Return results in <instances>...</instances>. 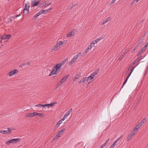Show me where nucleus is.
Wrapping results in <instances>:
<instances>
[{
    "label": "nucleus",
    "mask_w": 148,
    "mask_h": 148,
    "mask_svg": "<svg viewBox=\"0 0 148 148\" xmlns=\"http://www.w3.org/2000/svg\"><path fill=\"white\" fill-rule=\"evenodd\" d=\"M61 70L56 67V65L55 66L53 67L52 70L51 71V73L49 74V76H51L53 75L57 74Z\"/></svg>",
    "instance_id": "obj_1"
},
{
    "label": "nucleus",
    "mask_w": 148,
    "mask_h": 148,
    "mask_svg": "<svg viewBox=\"0 0 148 148\" xmlns=\"http://www.w3.org/2000/svg\"><path fill=\"white\" fill-rule=\"evenodd\" d=\"M81 53V52L77 54V55L74 56L72 59L71 60V62L69 63V64L71 65L73 63H74L76 60L77 59L79 56H80Z\"/></svg>",
    "instance_id": "obj_2"
},
{
    "label": "nucleus",
    "mask_w": 148,
    "mask_h": 148,
    "mask_svg": "<svg viewBox=\"0 0 148 148\" xmlns=\"http://www.w3.org/2000/svg\"><path fill=\"white\" fill-rule=\"evenodd\" d=\"M69 76V75H68L64 77L61 80L58 82V85L59 86H60L62 84L66 81Z\"/></svg>",
    "instance_id": "obj_3"
},
{
    "label": "nucleus",
    "mask_w": 148,
    "mask_h": 148,
    "mask_svg": "<svg viewBox=\"0 0 148 148\" xmlns=\"http://www.w3.org/2000/svg\"><path fill=\"white\" fill-rule=\"evenodd\" d=\"M144 123V121H141L140 123H138V125L135 127L134 130V132L136 133L138 131V129L142 126Z\"/></svg>",
    "instance_id": "obj_4"
},
{
    "label": "nucleus",
    "mask_w": 148,
    "mask_h": 148,
    "mask_svg": "<svg viewBox=\"0 0 148 148\" xmlns=\"http://www.w3.org/2000/svg\"><path fill=\"white\" fill-rule=\"evenodd\" d=\"M99 70V69H98L97 70L95 71L92 73L88 77H89V79L90 80H92L93 78L97 74Z\"/></svg>",
    "instance_id": "obj_5"
},
{
    "label": "nucleus",
    "mask_w": 148,
    "mask_h": 148,
    "mask_svg": "<svg viewBox=\"0 0 148 148\" xmlns=\"http://www.w3.org/2000/svg\"><path fill=\"white\" fill-rule=\"evenodd\" d=\"M136 133H135V132H134H134L132 131L130 133L127 137V141L128 142L134 136V134H135Z\"/></svg>",
    "instance_id": "obj_6"
},
{
    "label": "nucleus",
    "mask_w": 148,
    "mask_h": 148,
    "mask_svg": "<svg viewBox=\"0 0 148 148\" xmlns=\"http://www.w3.org/2000/svg\"><path fill=\"white\" fill-rule=\"evenodd\" d=\"M18 72V70L16 69H15L12 70L7 74V75L10 76L13 75L16 73H17Z\"/></svg>",
    "instance_id": "obj_7"
},
{
    "label": "nucleus",
    "mask_w": 148,
    "mask_h": 148,
    "mask_svg": "<svg viewBox=\"0 0 148 148\" xmlns=\"http://www.w3.org/2000/svg\"><path fill=\"white\" fill-rule=\"evenodd\" d=\"M66 60H64L60 62L58 64H57L56 65V67H58L60 70H61V66L64 64L66 61Z\"/></svg>",
    "instance_id": "obj_8"
},
{
    "label": "nucleus",
    "mask_w": 148,
    "mask_h": 148,
    "mask_svg": "<svg viewBox=\"0 0 148 148\" xmlns=\"http://www.w3.org/2000/svg\"><path fill=\"white\" fill-rule=\"evenodd\" d=\"M135 67H133L132 69V70H131V72L130 73V74H129V75L127 77V78H126V79H125V81H124V83H123V85H122V87H121V88H123V86H124V85L125 84V83H126L127 80V79H128V78H129V77H130V75H131V73H132V72L133 71L134 69L135 68V67Z\"/></svg>",
    "instance_id": "obj_9"
},
{
    "label": "nucleus",
    "mask_w": 148,
    "mask_h": 148,
    "mask_svg": "<svg viewBox=\"0 0 148 148\" xmlns=\"http://www.w3.org/2000/svg\"><path fill=\"white\" fill-rule=\"evenodd\" d=\"M147 46L145 45L143 47L141 48V49L139 51V52L137 54V56H139L145 50Z\"/></svg>",
    "instance_id": "obj_10"
},
{
    "label": "nucleus",
    "mask_w": 148,
    "mask_h": 148,
    "mask_svg": "<svg viewBox=\"0 0 148 148\" xmlns=\"http://www.w3.org/2000/svg\"><path fill=\"white\" fill-rule=\"evenodd\" d=\"M89 77H84L79 81L78 83L79 84H80L82 83H83L86 81L88 82L89 81Z\"/></svg>",
    "instance_id": "obj_11"
},
{
    "label": "nucleus",
    "mask_w": 148,
    "mask_h": 148,
    "mask_svg": "<svg viewBox=\"0 0 148 148\" xmlns=\"http://www.w3.org/2000/svg\"><path fill=\"white\" fill-rule=\"evenodd\" d=\"M43 12H42V10H40L39 12L37 13L36 14L33 16V19H35L39 15L42 14H43Z\"/></svg>",
    "instance_id": "obj_12"
},
{
    "label": "nucleus",
    "mask_w": 148,
    "mask_h": 148,
    "mask_svg": "<svg viewBox=\"0 0 148 148\" xmlns=\"http://www.w3.org/2000/svg\"><path fill=\"white\" fill-rule=\"evenodd\" d=\"M11 37L10 35H4L3 36H2L1 37V42H2V40H5L6 39H9Z\"/></svg>",
    "instance_id": "obj_13"
},
{
    "label": "nucleus",
    "mask_w": 148,
    "mask_h": 148,
    "mask_svg": "<svg viewBox=\"0 0 148 148\" xmlns=\"http://www.w3.org/2000/svg\"><path fill=\"white\" fill-rule=\"evenodd\" d=\"M110 141V138H108L105 142V143L102 145L100 148H103L104 147L107 145Z\"/></svg>",
    "instance_id": "obj_14"
},
{
    "label": "nucleus",
    "mask_w": 148,
    "mask_h": 148,
    "mask_svg": "<svg viewBox=\"0 0 148 148\" xmlns=\"http://www.w3.org/2000/svg\"><path fill=\"white\" fill-rule=\"evenodd\" d=\"M20 138L12 139V141L13 144L16 143L21 140Z\"/></svg>",
    "instance_id": "obj_15"
},
{
    "label": "nucleus",
    "mask_w": 148,
    "mask_h": 148,
    "mask_svg": "<svg viewBox=\"0 0 148 148\" xmlns=\"http://www.w3.org/2000/svg\"><path fill=\"white\" fill-rule=\"evenodd\" d=\"M74 32H70L69 33L67 34H66V36L67 37H71L72 36H74Z\"/></svg>",
    "instance_id": "obj_16"
},
{
    "label": "nucleus",
    "mask_w": 148,
    "mask_h": 148,
    "mask_svg": "<svg viewBox=\"0 0 148 148\" xmlns=\"http://www.w3.org/2000/svg\"><path fill=\"white\" fill-rule=\"evenodd\" d=\"M9 132L10 131H9ZM0 133L3 134H9V130L7 129V130H4L0 131Z\"/></svg>",
    "instance_id": "obj_17"
},
{
    "label": "nucleus",
    "mask_w": 148,
    "mask_h": 148,
    "mask_svg": "<svg viewBox=\"0 0 148 148\" xmlns=\"http://www.w3.org/2000/svg\"><path fill=\"white\" fill-rule=\"evenodd\" d=\"M26 118L33 117L32 113H27L25 115Z\"/></svg>",
    "instance_id": "obj_18"
},
{
    "label": "nucleus",
    "mask_w": 148,
    "mask_h": 148,
    "mask_svg": "<svg viewBox=\"0 0 148 148\" xmlns=\"http://www.w3.org/2000/svg\"><path fill=\"white\" fill-rule=\"evenodd\" d=\"M29 12V9L24 8V9L23 13L25 14H27Z\"/></svg>",
    "instance_id": "obj_19"
},
{
    "label": "nucleus",
    "mask_w": 148,
    "mask_h": 148,
    "mask_svg": "<svg viewBox=\"0 0 148 148\" xmlns=\"http://www.w3.org/2000/svg\"><path fill=\"white\" fill-rule=\"evenodd\" d=\"M40 3V1L39 0H38L36 2H35L32 5V6L33 7H34L38 5Z\"/></svg>",
    "instance_id": "obj_20"
},
{
    "label": "nucleus",
    "mask_w": 148,
    "mask_h": 148,
    "mask_svg": "<svg viewBox=\"0 0 148 148\" xmlns=\"http://www.w3.org/2000/svg\"><path fill=\"white\" fill-rule=\"evenodd\" d=\"M51 10V8H50L49 9H48L46 10H42V12H44L43 14H46L47 13V12H49Z\"/></svg>",
    "instance_id": "obj_21"
},
{
    "label": "nucleus",
    "mask_w": 148,
    "mask_h": 148,
    "mask_svg": "<svg viewBox=\"0 0 148 148\" xmlns=\"http://www.w3.org/2000/svg\"><path fill=\"white\" fill-rule=\"evenodd\" d=\"M5 129H8V130H9V134H10L12 132V130H13L14 129L13 127H10V128H5Z\"/></svg>",
    "instance_id": "obj_22"
},
{
    "label": "nucleus",
    "mask_w": 148,
    "mask_h": 148,
    "mask_svg": "<svg viewBox=\"0 0 148 148\" xmlns=\"http://www.w3.org/2000/svg\"><path fill=\"white\" fill-rule=\"evenodd\" d=\"M6 143L7 145H9L10 143L13 144L12 139L6 142Z\"/></svg>",
    "instance_id": "obj_23"
},
{
    "label": "nucleus",
    "mask_w": 148,
    "mask_h": 148,
    "mask_svg": "<svg viewBox=\"0 0 148 148\" xmlns=\"http://www.w3.org/2000/svg\"><path fill=\"white\" fill-rule=\"evenodd\" d=\"M45 4L47 6H49L51 4V3L49 1H45Z\"/></svg>",
    "instance_id": "obj_24"
},
{
    "label": "nucleus",
    "mask_w": 148,
    "mask_h": 148,
    "mask_svg": "<svg viewBox=\"0 0 148 148\" xmlns=\"http://www.w3.org/2000/svg\"><path fill=\"white\" fill-rule=\"evenodd\" d=\"M36 116L40 117H43L44 116V114L43 113H38Z\"/></svg>",
    "instance_id": "obj_25"
},
{
    "label": "nucleus",
    "mask_w": 148,
    "mask_h": 148,
    "mask_svg": "<svg viewBox=\"0 0 148 148\" xmlns=\"http://www.w3.org/2000/svg\"><path fill=\"white\" fill-rule=\"evenodd\" d=\"M29 5L28 3H26L25 5V8H26L29 9Z\"/></svg>",
    "instance_id": "obj_26"
},
{
    "label": "nucleus",
    "mask_w": 148,
    "mask_h": 148,
    "mask_svg": "<svg viewBox=\"0 0 148 148\" xmlns=\"http://www.w3.org/2000/svg\"><path fill=\"white\" fill-rule=\"evenodd\" d=\"M103 38V37L102 36H101L99 38H97L95 39V40L97 42H99Z\"/></svg>",
    "instance_id": "obj_27"
},
{
    "label": "nucleus",
    "mask_w": 148,
    "mask_h": 148,
    "mask_svg": "<svg viewBox=\"0 0 148 148\" xmlns=\"http://www.w3.org/2000/svg\"><path fill=\"white\" fill-rule=\"evenodd\" d=\"M111 20V18L110 17H108L106 19L104 20L105 23H106L108 21H109Z\"/></svg>",
    "instance_id": "obj_28"
},
{
    "label": "nucleus",
    "mask_w": 148,
    "mask_h": 148,
    "mask_svg": "<svg viewBox=\"0 0 148 148\" xmlns=\"http://www.w3.org/2000/svg\"><path fill=\"white\" fill-rule=\"evenodd\" d=\"M64 130H65V128H63L59 132L60 133V134H62L64 132Z\"/></svg>",
    "instance_id": "obj_29"
},
{
    "label": "nucleus",
    "mask_w": 148,
    "mask_h": 148,
    "mask_svg": "<svg viewBox=\"0 0 148 148\" xmlns=\"http://www.w3.org/2000/svg\"><path fill=\"white\" fill-rule=\"evenodd\" d=\"M70 114L69 112H67L66 114H65L64 116L65 118H67L68 116Z\"/></svg>",
    "instance_id": "obj_30"
},
{
    "label": "nucleus",
    "mask_w": 148,
    "mask_h": 148,
    "mask_svg": "<svg viewBox=\"0 0 148 148\" xmlns=\"http://www.w3.org/2000/svg\"><path fill=\"white\" fill-rule=\"evenodd\" d=\"M59 138V137H58V136H57V135H56V136H55L53 138V141H55V140H57L58 138Z\"/></svg>",
    "instance_id": "obj_31"
},
{
    "label": "nucleus",
    "mask_w": 148,
    "mask_h": 148,
    "mask_svg": "<svg viewBox=\"0 0 148 148\" xmlns=\"http://www.w3.org/2000/svg\"><path fill=\"white\" fill-rule=\"evenodd\" d=\"M94 46V45L93 44V43H92L90 44V45L88 46V47L90 48V49H91Z\"/></svg>",
    "instance_id": "obj_32"
},
{
    "label": "nucleus",
    "mask_w": 148,
    "mask_h": 148,
    "mask_svg": "<svg viewBox=\"0 0 148 148\" xmlns=\"http://www.w3.org/2000/svg\"><path fill=\"white\" fill-rule=\"evenodd\" d=\"M90 49H91L90 48L88 47L85 50V51H86V52L87 53Z\"/></svg>",
    "instance_id": "obj_33"
},
{
    "label": "nucleus",
    "mask_w": 148,
    "mask_h": 148,
    "mask_svg": "<svg viewBox=\"0 0 148 148\" xmlns=\"http://www.w3.org/2000/svg\"><path fill=\"white\" fill-rule=\"evenodd\" d=\"M123 136V135H121L120 137L119 138H118L116 140V142L117 143L118 142L119 140H120V139Z\"/></svg>",
    "instance_id": "obj_34"
},
{
    "label": "nucleus",
    "mask_w": 148,
    "mask_h": 148,
    "mask_svg": "<svg viewBox=\"0 0 148 148\" xmlns=\"http://www.w3.org/2000/svg\"><path fill=\"white\" fill-rule=\"evenodd\" d=\"M123 136V135H121L120 137L119 138H118L116 140V142L117 143L118 142L119 140H120V139Z\"/></svg>",
    "instance_id": "obj_35"
},
{
    "label": "nucleus",
    "mask_w": 148,
    "mask_h": 148,
    "mask_svg": "<svg viewBox=\"0 0 148 148\" xmlns=\"http://www.w3.org/2000/svg\"><path fill=\"white\" fill-rule=\"evenodd\" d=\"M42 105L41 104H38L36 105L35 106V107H42Z\"/></svg>",
    "instance_id": "obj_36"
},
{
    "label": "nucleus",
    "mask_w": 148,
    "mask_h": 148,
    "mask_svg": "<svg viewBox=\"0 0 148 148\" xmlns=\"http://www.w3.org/2000/svg\"><path fill=\"white\" fill-rule=\"evenodd\" d=\"M33 115V117L34 116H36L38 112H34L32 113Z\"/></svg>",
    "instance_id": "obj_37"
},
{
    "label": "nucleus",
    "mask_w": 148,
    "mask_h": 148,
    "mask_svg": "<svg viewBox=\"0 0 148 148\" xmlns=\"http://www.w3.org/2000/svg\"><path fill=\"white\" fill-rule=\"evenodd\" d=\"M77 5V4H75V5H71V7L69 8V9L70 10H71L73 7H74L75 5Z\"/></svg>",
    "instance_id": "obj_38"
},
{
    "label": "nucleus",
    "mask_w": 148,
    "mask_h": 148,
    "mask_svg": "<svg viewBox=\"0 0 148 148\" xmlns=\"http://www.w3.org/2000/svg\"><path fill=\"white\" fill-rule=\"evenodd\" d=\"M59 125L57 123L54 127V130H56L59 127Z\"/></svg>",
    "instance_id": "obj_39"
},
{
    "label": "nucleus",
    "mask_w": 148,
    "mask_h": 148,
    "mask_svg": "<svg viewBox=\"0 0 148 148\" xmlns=\"http://www.w3.org/2000/svg\"><path fill=\"white\" fill-rule=\"evenodd\" d=\"M140 45H138H138H137L135 47V48L134 49V50H135L136 49H137L140 47Z\"/></svg>",
    "instance_id": "obj_40"
},
{
    "label": "nucleus",
    "mask_w": 148,
    "mask_h": 148,
    "mask_svg": "<svg viewBox=\"0 0 148 148\" xmlns=\"http://www.w3.org/2000/svg\"><path fill=\"white\" fill-rule=\"evenodd\" d=\"M59 46L60 45H62L63 44V42L62 41H59L58 43H57Z\"/></svg>",
    "instance_id": "obj_41"
},
{
    "label": "nucleus",
    "mask_w": 148,
    "mask_h": 148,
    "mask_svg": "<svg viewBox=\"0 0 148 148\" xmlns=\"http://www.w3.org/2000/svg\"><path fill=\"white\" fill-rule=\"evenodd\" d=\"M57 103V102L53 103H51V104H49V106H53L55 104Z\"/></svg>",
    "instance_id": "obj_42"
},
{
    "label": "nucleus",
    "mask_w": 148,
    "mask_h": 148,
    "mask_svg": "<svg viewBox=\"0 0 148 148\" xmlns=\"http://www.w3.org/2000/svg\"><path fill=\"white\" fill-rule=\"evenodd\" d=\"M136 1L137 2V0H133V1L130 4L131 5H132V4H133L134 3L135 1Z\"/></svg>",
    "instance_id": "obj_43"
},
{
    "label": "nucleus",
    "mask_w": 148,
    "mask_h": 148,
    "mask_svg": "<svg viewBox=\"0 0 148 148\" xmlns=\"http://www.w3.org/2000/svg\"><path fill=\"white\" fill-rule=\"evenodd\" d=\"M49 106V104H44V105H42V107H45L46 106Z\"/></svg>",
    "instance_id": "obj_44"
},
{
    "label": "nucleus",
    "mask_w": 148,
    "mask_h": 148,
    "mask_svg": "<svg viewBox=\"0 0 148 148\" xmlns=\"http://www.w3.org/2000/svg\"><path fill=\"white\" fill-rule=\"evenodd\" d=\"M56 49V48L55 47V46L53 47L51 49V51L52 52L53 51Z\"/></svg>",
    "instance_id": "obj_45"
},
{
    "label": "nucleus",
    "mask_w": 148,
    "mask_h": 148,
    "mask_svg": "<svg viewBox=\"0 0 148 148\" xmlns=\"http://www.w3.org/2000/svg\"><path fill=\"white\" fill-rule=\"evenodd\" d=\"M59 46V45L58 44V43H57L55 45V47L56 48V49H57Z\"/></svg>",
    "instance_id": "obj_46"
},
{
    "label": "nucleus",
    "mask_w": 148,
    "mask_h": 148,
    "mask_svg": "<svg viewBox=\"0 0 148 148\" xmlns=\"http://www.w3.org/2000/svg\"><path fill=\"white\" fill-rule=\"evenodd\" d=\"M140 59L139 58H138L135 60V62H139L140 61Z\"/></svg>",
    "instance_id": "obj_47"
},
{
    "label": "nucleus",
    "mask_w": 148,
    "mask_h": 148,
    "mask_svg": "<svg viewBox=\"0 0 148 148\" xmlns=\"http://www.w3.org/2000/svg\"><path fill=\"white\" fill-rule=\"evenodd\" d=\"M59 125L62 123V120H59L57 123Z\"/></svg>",
    "instance_id": "obj_48"
},
{
    "label": "nucleus",
    "mask_w": 148,
    "mask_h": 148,
    "mask_svg": "<svg viewBox=\"0 0 148 148\" xmlns=\"http://www.w3.org/2000/svg\"><path fill=\"white\" fill-rule=\"evenodd\" d=\"M123 57L122 56H121L119 58V60H121L123 58Z\"/></svg>",
    "instance_id": "obj_49"
},
{
    "label": "nucleus",
    "mask_w": 148,
    "mask_h": 148,
    "mask_svg": "<svg viewBox=\"0 0 148 148\" xmlns=\"http://www.w3.org/2000/svg\"><path fill=\"white\" fill-rule=\"evenodd\" d=\"M96 43H97V42L95 40L93 41L92 42V43H93L94 45Z\"/></svg>",
    "instance_id": "obj_50"
},
{
    "label": "nucleus",
    "mask_w": 148,
    "mask_h": 148,
    "mask_svg": "<svg viewBox=\"0 0 148 148\" xmlns=\"http://www.w3.org/2000/svg\"><path fill=\"white\" fill-rule=\"evenodd\" d=\"M114 146H115L113 144H112L111 145V146H110V147L109 148H114Z\"/></svg>",
    "instance_id": "obj_51"
},
{
    "label": "nucleus",
    "mask_w": 148,
    "mask_h": 148,
    "mask_svg": "<svg viewBox=\"0 0 148 148\" xmlns=\"http://www.w3.org/2000/svg\"><path fill=\"white\" fill-rule=\"evenodd\" d=\"M143 39H144V38H143V37L141 38H140V40H140V42H142V41H143Z\"/></svg>",
    "instance_id": "obj_52"
},
{
    "label": "nucleus",
    "mask_w": 148,
    "mask_h": 148,
    "mask_svg": "<svg viewBox=\"0 0 148 148\" xmlns=\"http://www.w3.org/2000/svg\"><path fill=\"white\" fill-rule=\"evenodd\" d=\"M79 78V77H75L73 79V80L74 81H76L77 79H78Z\"/></svg>",
    "instance_id": "obj_53"
},
{
    "label": "nucleus",
    "mask_w": 148,
    "mask_h": 148,
    "mask_svg": "<svg viewBox=\"0 0 148 148\" xmlns=\"http://www.w3.org/2000/svg\"><path fill=\"white\" fill-rule=\"evenodd\" d=\"M105 23H105V22H104V21L103 20V22H102L101 23V25H103Z\"/></svg>",
    "instance_id": "obj_54"
},
{
    "label": "nucleus",
    "mask_w": 148,
    "mask_h": 148,
    "mask_svg": "<svg viewBox=\"0 0 148 148\" xmlns=\"http://www.w3.org/2000/svg\"><path fill=\"white\" fill-rule=\"evenodd\" d=\"M66 118H65V117H64V116L63 117L62 119H61L60 120H62V121H64L65 119H66Z\"/></svg>",
    "instance_id": "obj_55"
},
{
    "label": "nucleus",
    "mask_w": 148,
    "mask_h": 148,
    "mask_svg": "<svg viewBox=\"0 0 148 148\" xmlns=\"http://www.w3.org/2000/svg\"><path fill=\"white\" fill-rule=\"evenodd\" d=\"M117 143L116 141L115 140L114 143H113L112 144L113 145L115 146V145Z\"/></svg>",
    "instance_id": "obj_56"
},
{
    "label": "nucleus",
    "mask_w": 148,
    "mask_h": 148,
    "mask_svg": "<svg viewBox=\"0 0 148 148\" xmlns=\"http://www.w3.org/2000/svg\"><path fill=\"white\" fill-rule=\"evenodd\" d=\"M87 53L86 52V51H85L83 53V55L84 56H85L86 54Z\"/></svg>",
    "instance_id": "obj_57"
},
{
    "label": "nucleus",
    "mask_w": 148,
    "mask_h": 148,
    "mask_svg": "<svg viewBox=\"0 0 148 148\" xmlns=\"http://www.w3.org/2000/svg\"><path fill=\"white\" fill-rule=\"evenodd\" d=\"M44 7V5H42V4H41V5H39V7L40 8H41L42 7Z\"/></svg>",
    "instance_id": "obj_58"
},
{
    "label": "nucleus",
    "mask_w": 148,
    "mask_h": 148,
    "mask_svg": "<svg viewBox=\"0 0 148 148\" xmlns=\"http://www.w3.org/2000/svg\"><path fill=\"white\" fill-rule=\"evenodd\" d=\"M72 108L70 109L67 112H69V114H70V112L72 111Z\"/></svg>",
    "instance_id": "obj_59"
},
{
    "label": "nucleus",
    "mask_w": 148,
    "mask_h": 148,
    "mask_svg": "<svg viewBox=\"0 0 148 148\" xmlns=\"http://www.w3.org/2000/svg\"><path fill=\"white\" fill-rule=\"evenodd\" d=\"M142 42L139 40L138 42V44L140 45V44L142 43Z\"/></svg>",
    "instance_id": "obj_60"
},
{
    "label": "nucleus",
    "mask_w": 148,
    "mask_h": 148,
    "mask_svg": "<svg viewBox=\"0 0 148 148\" xmlns=\"http://www.w3.org/2000/svg\"><path fill=\"white\" fill-rule=\"evenodd\" d=\"M115 1V0H113L112 1V2L111 3H112V4H113L114 3V2H115V1Z\"/></svg>",
    "instance_id": "obj_61"
},
{
    "label": "nucleus",
    "mask_w": 148,
    "mask_h": 148,
    "mask_svg": "<svg viewBox=\"0 0 148 148\" xmlns=\"http://www.w3.org/2000/svg\"><path fill=\"white\" fill-rule=\"evenodd\" d=\"M143 56H140L139 58H138L140 60L142 59Z\"/></svg>",
    "instance_id": "obj_62"
},
{
    "label": "nucleus",
    "mask_w": 148,
    "mask_h": 148,
    "mask_svg": "<svg viewBox=\"0 0 148 148\" xmlns=\"http://www.w3.org/2000/svg\"><path fill=\"white\" fill-rule=\"evenodd\" d=\"M146 118H145L142 121H144V122H145V121H146Z\"/></svg>",
    "instance_id": "obj_63"
},
{
    "label": "nucleus",
    "mask_w": 148,
    "mask_h": 148,
    "mask_svg": "<svg viewBox=\"0 0 148 148\" xmlns=\"http://www.w3.org/2000/svg\"><path fill=\"white\" fill-rule=\"evenodd\" d=\"M60 133L59 132L58 133V134L56 135H57V136H58V137H60Z\"/></svg>",
    "instance_id": "obj_64"
}]
</instances>
